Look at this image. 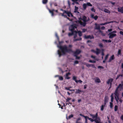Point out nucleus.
<instances>
[{"label": "nucleus", "instance_id": "40", "mask_svg": "<svg viewBox=\"0 0 123 123\" xmlns=\"http://www.w3.org/2000/svg\"><path fill=\"white\" fill-rule=\"evenodd\" d=\"M59 79L61 80H63V78L62 76H59Z\"/></svg>", "mask_w": 123, "mask_h": 123}, {"label": "nucleus", "instance_id": "21", "mask_svg": "<svg viewBox=\"0 0 123 123\" xmlns=\"http://www.w3.org/2000/svg\"><path fill=\"white\" fill-rule=\"evenodd\" d=\"M115 58V57L114 55H112L110 57L108 62H111L112 60L114 59Z\"/></svg>", "mask_w": 123, "mask_h": 123}, {"label": "nucleus", "instance_id": "56", "mask_svg": "<svg viewBox=\"0 0 123 123\" xmlns=\"http://www.w3.org/2000/svg\"><path fill=\"white\" fill-rule=\"evenodd\" d=\"M91 58H92L93 59H95V56L93 55H92L91 56Z\"/></svg>", "mask_w": 123, "mask_h": 123}, {"label": "nucleus", "instance_id": "11", "mask_svg": "<svg viewBox=\"0 0 123 123\" xmlns=\"http://www.w3.org/2000/svg\"><path fill=\"white\" fill-rule=\"evenodd\" d=\"M95 27V29L97 30H99L100 29V24H97V23H95L94 24Z\"/></svg>", "mask_w": 123, "mask_h": 123}, {"label": "nucleus", "instance_id": "33", "mask_svg": "<svg viewBox=\"0 0 123 123\" xmlns=\"http://www.w3.org/2000/svg\"><path fill=\"white\" fill-rule=\"evenodd\" d=\"M81 118L80 117H79L77 118L76 121V123H81L80 122H78L79 121L81 120Z\"/></svg>", "mask_w": 123, "mask_h": 123}, {"label": "nucleus", "instance_id": "43", "mask_svg": "<svg viewBox=\"0 0 123 123\" xmlns=\"http://www.w3.org/2000/svg\"><path fill=\"white\" fill-rule=\"evenodd\" d=\"M115 98L117 102V103H118V100L119 99V97H115Z\"/></svg>", "mask_w": 123, "mask_h": 123}, {"label": "nucleus", "instance_id": "12", "mask_svg": "<svg viewBox=\"0 0 123 123\" xmlns=\"http://www.w3.org/2000/svg\"><path fill=\"white\" fill-rule=\"evenodd\" d=\"M113 80V78H111L109 79L107 82V83L108 84H112V82Z\"/></svg>", "mask_w": 123, "mask_h": 123}, {"label": "nucleus", "instance_id": "16", "mask_svg": "<svg viewBox=\"0 0 123 123\" xmlns=\"http://www.w3.org/2000/svg\"><path fill=\"white\" fill-rule=\"evenodd\" d=\"M95 82L96 83H100L101 82L100 79L98 77H96L95 79Z\"/></svg>", "mask_w": 123, "mask_h": 123}, {"label": "nucleus", "instance_id": "1", "mask_svg": "<svg viewBox=\"0 0 123 123\" xmlns=\"http://www.w3.org/2000/svg\"><path fill=\"white\" fill-rule=\"evenodd\" d=\"M58 47L60 49L61 52L59 50H58V54L59 57H60L62 55H65L66 53H69L72 51L71 49H68L66 45L62 46L61 45L58 46Z\"/></svg>", "mask_w": 123, "mask_h": 123}, {"label": "nucleus", "instance_id": "18", "mask_svg": "<svg viewBox=\"0 0 123 123\" xmlns=\"http://www.w3.org/2000/svg\"><path fill=\"white\" fill-rule=\"evenodd\" d=\"M96 54L97 55H98L100 52L101 50L97 48L96 49Z\"/></svg>", "mask_w": 123, "mask_h": 123}, {"label": "nucleus", "instance_id": "17", "mask_svg": "<svg viewBox=\"0 0 123 123\" xmlns=\"http://www.w3.org/2000/svg\"><path fill=\"white\" fill-rule=\"evenodd\" d=\"M91 16L92 18L94 19L95 20H96L98 18V16L96 15L94 16V14H91Z\"/></svg>", "mask_w": 123, "mask_h": 123}, {"label": "nucleus", "instance_id": "35", "mask_svg": "<svg viewBox=\"0 0 123 123\" xmlns=\"http://www.w3.org/2000/svg\"><path fill=\"white\" fill-rule=\"evenodd\" d=\"M88 119H89V120H90L92 122H93L94 121V119H93L91 118H89L88 117Z\"/></svg>", "mask_w": 123, "mask_h": 123}, {"label": "nucleus", "instance_id": "52", "mask_svg": "<svg viewBox=\"0 0 123 123\" xmlns=\"http://www.w3.org/2000/svg\"><path fill=\"white\" fill-rule=\"evenodd\" d=\"M87 30L86 29H83L82 30V32H85Z\"/></svg>", "mask_w": 123, "mask_h": 123}, {"label": "nucleus", "instance_id": "55", "mask_svg": "<svg viewBox=\"0 0 123 123\" xmlns=\"http://www.w3.org/2000/svg\"><path fill=\"white\" fill-rule=\"evenodd\" d=\"M120 34L123 36V32L121 31L119 32Z\"/></svg>", "mask_w": 123, "mask_h": 123}, {"label": "nucleus", "instance_id": "53", "mask_svg": "<svg viewBox=\"0 0 123 123\" xmlns=\"http://www.w3.org/2000/svg\"><path fill=\"white\" fill-rule=\"evenodd\" d=\"M101 29L102 30H104L105 29V27L104 26H103L101 27Z\"/></svg>", "mask_w": 123, "mask_h": 123}, {"label": "nucleus", "instance_id": "63", "mask_svg": "<svg viewBox=\"0 0 123 123\" xmlns=\"http://www.w3.org/2000/svg\"><path fill=\"white\" fill-rule=\"evenodd\" d=\"M107 102L106 101H104V105H105H105L106 104V103H107Z\"/></svg>", "mask_w": 123, "mask_h": 123}, {"label": "nucleus", "instance_id": "58", "mask_svg": "<svg viewBox=\"0 0 123 123\" xmlns=\"http://www.w3.org/2000/svg\"><path fill=\"white\" fill-rule=\"evenodd\" d=\"M65 89H66L67 90H69L70 89H69V87H65Z\"/></svg>", "mask_w": 123, "mask_h": 123}, {"label": "nucleus", "instance_id": "57", "mask_svg": "<svg viewBox=\"0 0 123 123\" xmlns=\"http://www.w3.org/2000/svg\"><path fill=\"white\" fill-rule=\"evenodd\" d=\"M63 43V42L61 41H59V45H61L62 43Z\"/></svg>", "mask_w": 123, "mask_h": 123}, {"label": "nucleus", "instance_id": "48", "mask_svg": "<svg viewBox=\"0 0 123 123\" xmlns=\"http://www.w3.org/2000/svg\"><path fill=\"white\" fill-rule=\"evenodd\" d=\"M77 55L76 56H74L76 57V58L77 59H79L80 58V56H78Z\"/></svg>", "mask_w": 123, "mask_h": 123}, {"label": "nucleus", "instance_id": "51", "mask_svg": "<svg viewBox=\"0 0 123 123\" xmlns=\"http://www.w3.org/2000/svg\"><path fill=\"white\" fill-rule=\"evenodd\" d=\"M76 34H77V33H74V34L73 35H74V39H75V38L77 36V35Z\"/></svg>", "mask_w": 123, "mask_h": 123}, {"label": "nucleus", "instance_id": "30", "mask_svg": "<svg viewBox=\"0 0 123 123\" xmlns=\"http://www.w3.org/2000/svg\"><path fill=\"white\" fill-rule=\"evenodd\" d=\"M123 76V75L122 74H119L118 75L117 77L116 78V80H117V79H118L119 77L121 76V77H122Z\"/></svg>", "mask_w": 123, "mask_h": 123}, {"label": "nucleus", "instance_id": "62", "mask_svg": "<svg viewBox=\"0 0 123 123\" xmlns=\"http://www.w3.org/2000/svg\"><path fill=\"white\" fill-rule=\"evenodd\" d=\"M80 115L81 116H82L83 117H84V118L85 117H86V116H84V115H82V114H80Z\"/></svg>", "mask_w": 123, "mask_h": 123}, {"label": "nucleus", "instance_id": "61", "mask_svg": "<svg viewBox=\"0 0 123 123\" xmlns=\"http://www.w3.org/2000/svg\"><path fill=\"white\" fill-rule=\"evenodd\" d=\"M120 119H121L123 120V115H122L120 117Z\"/></svg>", "mask_w": 123, "mask_h": 123}, {"label": "nucleus", "instance_id": "32", "mask_svg": "<svg viewBox=\"0 0 123 123\" xmlns=\"http://www.w3.org/2000/svg\"><path fill=\"white\" fill-rule=\"evenodd\" d=\"M71 33H69L68 34V35L69 36H71L73 35L74 34V33H75L74 32H71Z\"/></svg>", "mask_w": 123, "mask_h": 123}, {"label": "nucleus", "instance_id": "27", "mask_svg": "<svg viewBox=\"0 0 123 123\" xmlns=\"http://www.w3.org/2000/svg\"><path fill=\"white\" fill-rule=\"evenodd\" d=\"M48 2V0H42V3L43 4H46Z\"/></svg>", "mask_w": 123, "mask_h": 123}, {"label": "nucleus", "instance_id": "25", "mask_svg": "<svg viewBox=\"0 0 123 123\" xmlns=\"http://www.w3.org/2000/svg\"><path fill=\"white\" fill-rule=\"evenodd\" d=\"M77 77L75 76H73L72 77V80L75 81L76 82H77Z\"/></svg>", "mask_w": 123, "mask_h": 123}, {"label": "nucleus", "instance_id": "36", "mask_svg": "<svg viewBox=\"0 0 123 123\" xmlns=\"http://www.w3.org/2000/svg\"><path fill=\"white\" fill-rule=\"evenodd\" d=\"M105 105H102L101 107V111H103L104 109V108L105 107Z\"/></svg>", "mask_w": 123, "mask_h": 123}, {"label": "nucleus", "instance_id": "34", "mask_svg": "<svg viewBox=\"0 0 123 123\" xmlns=\"http://www.w3.org/2000/svg\"><path fill=\"white\" fill-rule=\"evenodd\" d=\"M73 117V114H71L68 117V118H67V119H70L71 117Z\"/></svg>", "mask_w": 123, "mask_h": 123}, {"label": "nucleus", "instance_id": "60", "mask_svg": "<svg viewBox=\"0 0 123 123\" xmlns=\"http://www.w3.org/2000/svg\"><path fill=\"white\" fill-rule=\"evenodd\" d=\"M112 30V29H111L108 30V31L109 32H111Z\"/></svg>", "mask_w": 123, "mask_h": 123}, {"label": "nucleus", "instance_id": "39", "mask_svg": "<svg viewBox=\"0 0 123 123\" xmlns=\"http://www.w3.org/2000/svg\"><path fill=\"white\" fill-rule=\"evenodd\" d=\"M71 98H67L66 99V102H69V100L71 99Z\"/></svg>", "mask_w": 123, "mask_h": 123}, {"label": "nucleus", "instance_id": "54", "mask_svg": "<svg viewBox=\"0 0 123 123\" xmlns=\"http://www.w3.org/2000/svg\"><path fill=\"white\" fill-rule=\"evenodd\" d=\"M87 86V85L86 84H85L84 85V89H86V88Z\"/></svg>", "mask_w": 123, "mask_h": 123}, {"label": "nucleus", "instance_id": "64", "mask_svg": "<svg viewBox=\"0 0 123 123\" xmlns=\"http://www.w3.org/2000/svg\"><path fill=\"white\" fill-rule=\"evenodd\" d=\"M104 55V53L103 52V51L101 53V55L102 56H103Z\"/></svg>", "mask_w": 123, "mask_h": 123}, {"label": "nucleus", "instance_id": "3", "mask_svg": "<svg viewBox=\"0 0 123 123\" xmlns=\"http://www.w3.org/2000/svg\"><path fill=\"white\" fill-rule=\"evenodd\" d=\"M121 84H119L118 86L117 87L114 93V94L115 95V97H119V94L118 92V89L119 88L123 89V82H121Z\"/></svg>", "mask_w": 123, "mask_h": 123}, {"label": "nucleus", "instance_id": "14", "mask_svg": "<svg viewBox=\"0 0 123 123\" xmlns=\"http://www.w3.org/2000/svg\"><path fill=\"white\" fill-rule=\"evenodd\" d=\"M116 22V21H110V22H105V23H101V24H100V25H106V24H109L110 23H113L114 22Z\"/></svg>", "mask_w": 123, "mask_h": 123}, {"label": "nucleus", "instance_id": "20", "mask_svg": "<svg viewBox=\"0 0 123 123\" xmlns=\"http://www.w3.org/2000/svg\"><path fill=\"white\" fill-rule=\"evenodd\" d=\"M118 11V12H120L122 13H123V8L122 7L120 8L118 7L117 8Z\"/></svg>", "mask_w": 123, "mask_h": 123}, {"label": "nucleus", "instance_id": "37", "mask_svg": "<svg viewBox=\"0 0 123 123\" xmlns=\"http://www.w3.org/2000/svg\"><path fill=\"white\" fill-rule=\"evenodd\" d=\"M88 117L87 116H86V117H85V123H88L87 120V119H88Z\"/></svg>", "mask_w": 123, "mask_h": 123}, {"label": "nucleus", "instance_id": "29", "mask_svg": "<svg viewBox=\"0 0 123 123\" xmlns=\"http://www.w3.org/2000/svg\"><path fill=\"white\" fill-rule=\"evenodd\" d=\"M82 40V38L81 37H80L78 39H74V41H81Z\"/></svg>", "mask_w": 123, "mask_h": 123}, {"label": "nucleus", "instance_id": "6", "mask_svg": "<svg viewBox=\"0 0 123 123\" xmlns=\"http://www.w3.org/2000/svg\"><path fill=\"white\" fill-rule=\"evenodd\" d=\"M92 6V4L89 2H87L86 4L84 3L83 5V7L84 10L86 9V7L88 6Z\"/></svg>", "mask_w": 123, "mask_h": 123}, {"label": "nucleus", "instance_id": "19", "mask_svg": "<svg viewBox=\"0 0 123 123\" xmlns=\"http://www.w3.org/2000/svg\"><path fill=\"white\" fill-rule=\"evenodd\" d=\"M86 65L88 67H91L94 68H96L95 65L94 64H86Z\"/></svg>", "mask_w": 123, "mask_h": 123}, {"label": "nucleus", "instance_id": "42", "mask_svg": "<svg viewBox=\"0 0 123 123\" xmlns=\"http://www.w3.org/2000/svg\"><path fill=\"white\" fill-rule=\"evenodd\" d=\"M75 2L77 4H79L78 3V2L77 1L78 0H71Z\"/></svg>", "mask_w": 123, "mask_h": 123}, {"label": "nucleus", "instance_id": "49", "mask_svg": "<svg viewBox=\"0 0 123 123\" xmlns=\"http://www.w3.org/2000/svg\"><path fill=\"white\" fill-rule=\"evenodd\" d=\"M91 11L94 12H95V9H94L93 8H92L91 9Z\"/></svg>", "mask_w": 123, "mask_h": 123}, {"label": "nucleus", "instance_id": "41", "mask_svg": "<svg viewBox=\"0 0 123 123\" xmlns=\"http://www.w3.org/2000/svg\"><path fill=\"white\" fill-rule=\"evenodd\" d=\"M121 50L120 49H119L118 52V55H121Z\"/></svg>", "mask_w": 123, "mask_h": 123}, {"label": "nucleus", "instance_id": "26", "mask_svg": "<svg viewBox=\"0 0 123 123\" xmlns=\"http://www.w3.org/2000/svg\"><path fill=\"white\" fill-rule=\"evenodd\" d=\"M109 54H107L105 56V60H103V62H105V61L107 59L109 56Z\"/></svg>", "mask_w": 123, "mask_h": 123}, {"label": "nucleus", "instance_id": "28", "mask_svg": "<svg viewBox=\"0 0 123 123\" xmlns=\"http://www.w3.org/2000/svg\"><path fill=\"white\" fill-rule=\"evenodd\" d=\"M77 33H78V35L80 37L82 36V32L81 31H78V32H77Z\"/></svg>", "mask_w": 123, "mask_h": 123}, {"label": "nucleus", "instance_id": "22", "mask_svg": "<svg viewBox=\"0 0 123 123\" xmlns=\"http://www.w3.org/2000/svg\"><path fill=\"white\" fill-rule=\"evenodd\" d=\"M79 8L78 7L75 6V9L74 10V12L75 13H79V12L78 11V9Z\"/></svg>", "mask_w": 123, "mask_h": 123}, {"label": "nucleus", "instance_id": "45", "mask_svg": "<svg viewBox=\"0 0 123 123\" xmlns=\"http://www.w3.org/2000/svg\"><path fill=\"white\" fill-rule=\"evenodd\" d=\"M98 68H101V69H104V67L102 66H98Z\"/></svg>", "mask_w": 123, "mask_h": 123}, {"label": "nucleus", "instance_id": "50", "mask_svg": "<svg viewBox=\"0 0 123 123\" xmlns=\"http://www.w3.org/2000/svg\"><path fill=\"white\" fill-rule=\"evenodd\" d=\"M102 41H103L105 43H107L108 42V41L106 39H103L102 40Z\"/></svg>", "mask_w": 123, "mask_h": 123}, {"label": "nucleus", "instance_id": "23", "mask_svg": "<svg viewBox=\"0 0 123 123\" xmlns=\"http://www.w3.org/2000/svg\"><path fill=\"white\" fill-rule=\"evenodd\" d=\"M81 92L84 93V91L81 90L79 89L77 90L75 92L76 93H80Z\"/></svg>", "mask_w": 123, "mask_h": 123}, {"label": "nucleus", "instance_id": "15", "mask_svg": "<svg viewBox=\"0 0 123 123\" xmlns=\"http://www.w3.org/2000/svg\"><path fill=\"white\" fill-rule=\"evenodd\" d=\"M90 115L93 118H95V119L98 117V114L97 113H96L95 115L92 114H90Z\"/></svg>", "mask_w": 123, "mask_h": 123}, {"label": "nucleus", "instance_id": "7", "mask_svg": "<svg viewBox=\"0 0 123 123\" xmlns=\"http://www.w3.org/2000/svg\"><path fill=\"white\" fill-rule=\"evenodd\" d=\"M81 52V50L78 49L76 50L74 52V56H76L80 54Z\"/></svg>", "mask_w": 123, "mask_h": 123}, {"label": "nucleus", "instance_id": "10", "mask_svg": "<svg viewBox=\"0 0 123 123\" xmlns=\"http://www.w3.org/2000/svg\"><path fill=\"white\" fill-rule=\"evenodd\" d=\"M84 37V38L86 39L90 38L91 39L94 38V37L92 35L91 36V35H89L87 36L85 35Z\"/></svg>", "mask_w": 123, "mask_h": 123}, {"label": "nucleus", "instance_id": "38", "mask_svg": "<svg viewBox=\"0 0 123 123\" xmlns=\"http://www.w3.org/2000/svg\"><path fill=\"white\" fill-rule=\"evenodd\" d=\"M118 109V106L117 105H115L114 108V110L115 111H116Z\"/></svg>", "mask_w": 123, "mask_h": 123}, {"label": "nucleus", "instance_id": "59", "mask_svg": "<svg viewBox=\"0 0 123 123\" xmlns=\"http://www.w3.org/2000/svg\"><path fill=\"white\" fill-rule=\"evenodd\" d=\"M91 51L92 52H93V53H96V51H95L94 50H93V49H92L91 50Z\"/></svg>", "mask_w": 123, "mask_h": 123}, {"label": "nucleus", "instance_id": "46", "mask_svg": "<svg viewBox=\"0 0 123 123\" xmlns=\"http://www.w3.org/2000/svg\"><path fill=\"white\" fill-rule=\"evenodd\" d=\"M110 107L111 108H112L113 107V104L111 102H110Z\"/></svg>", "mask_w": 123, "mask_h": 123}, {"label": "nucleus", "instance_id": "4", "mask_svg": "<svg viewBox=\"0 0 123 123\" xmlns=\"http://www.w3.org/2000/svg\"><path fill=\"white\" fill-rule=\"evenodd\" d=\"M47 8L49 11V12L51 14V16H54V15H56V14H55L54 12H55L56 13H58L59 15H60L62 13H59L58 10H55L54 9H53L51 10H50V9L48 7H47Z\"/></svg>", "mask_w": 123, "mask_h": 123}, {"label": "nucleus", "instance_id": "31", "mask_svg": "<svg viewBox=\"0 0 123 123\" xmlns=\"http://www.w3.org/2000/svg\"><path fill=\"white\" fill-rule=\"evenodd\" d=\"M108 96H105L104 101H106V102H107L108 101Z\"/></svg>", "mask_w": 123, "mask_h": 123}, {"label": "nucleus", "instance_id": "44", "mask_svg": "<svg viewBox=\"0 0 123 123\" xmlns=\"http://www.w3.org/2000/svg\"><path fill=\"white\" fill-rule=\"evenodd\" d=\"M99 46L100 48H102L103 47V45L102 43H99Z\"/></svg>", "mask_w": 123, "mask_h": 123}, {"label": "nucleus", "instance_id": "24", "mask_svg": "<svg viewBox=\"0 0 123 123\" xmlns=\"http://www.w3.org/2000/svg\"><path fill=\"white\" fill-rule=\"evenodd\" d=\"M104 11L105 12L108 13L109 14L111 12L110 11H109L108 9L106 8L105 9Z\"/></svg>", "mask_w": 123, "mask_h": 123}, {"label": "nucleus", "instance_id": "8", "mask_svg": "<svg viewBox=\"0 0 123 123\" xmlns=\"http://www.w3.org/2000/svg\"><path fill=\"white\" fill-rule=\"evenodd\" d=\"M64 13L66 14L68 16L70 17L71 16L72 17H74L73 15L70 11H64Z\"/></svg>", "mask_w": 123, "mask_h": 123}, {"label": "nucleus", "instance_id": "9", "mask_svg": "<svg viewBox=\"0 0 123 123\" xmlns=\"http://www.w3.org/2000/svg\"><path fill=\"white\" fill-rule=\"evenodd\" d=\"M109 38H113L114 37L116 36V34H113L112 32H110L109 34Z\"/></svg>", "mask_w": 123, "mask_h": 123}, {"label": "nucleus", "instance_id": "47", "mask_svg": "<svg viewBox=\"0 0 123 123\" xmlns=\"http://www.w3.org/2000/svg\"><path fill=\"white\" fill-rule=\"evenodd\" d=\"M77 82H76V83H78V82H79V83H81L82 82V81H81V80H77Z\"/></svg>", "mask_w": 123, "mask_h": 123}, {"label": "nucleus", "instance_id": "13", "mask_svg": "<svg viewBox=\"0 0 123 123\" xmlns=\"http://www.w3.org/2000/svg\"><path fill=\"white\" fill-rule=\"evenodd\" d=\"M71 74L70 73L68 72V73H66L65 76V78L67 79H70V77H68V76L70 75Z\"/></svg>", "mask_w": 123, "mask_h": 123}, {"label": "nucleus", "instance_id": "5", "mask_svg": "<svg viewBox=\"0 0 123 123\" xmlns=\"http://www.w3.org/2000/svg\"><path fill=\"white\" fill-rule=\"evenodd\" d=\"M76 28V27L75 26V25H72L69 27V30L71 32H73L75 33H77V32L76 31H74L75 29Z\"/></svg>", "mask_w": 123, "mask_h": 123}, {"label": "nucleus", "instance_id": "2", "mask_svg": "<svg viewBox=\"0 0 123 123\" xmlns=\"http://www.w3.org/2000/svg\"><path fill=\"white\" fill-rule=\"evenodd\" d=\"M88 21L87 17L85 16H83L82 18H79L78 21V23L81 25L85 26L86 25V22Z\"/></svg>", "mask_w": 123, "mask_h": 123}]
</instances>
